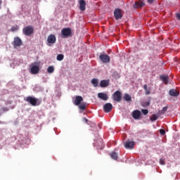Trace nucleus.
<instances>
[{
    "label": "nucleus",
    "mask_w": 180,
    "mask_h": 180,
    "mask_svg": "<svg viewBox=\"0 0 180 180\" xmlns=\"http://www.w3.org/2000/svg\"><path fill=\"white\" fill-rule=\"evenodd\" d=\"M22 39H20V38H19V37H16L14 38V41H13V47L14 49H16L17 47H20V46H22Z\"/></svg>",
    "instance_id": "7"
},
{
    "label": "nucleus",
    "mask_w": 180,
    "mask_h": 180,
    "mask_svg": "<svg viewBox=\"0 0 180 180\" xmlns=\"http://www.w3.org/2000/svg\"><path fill=\"white\" fill-rule=\"evenodd\" d=\"M57 40V38H56V35L54 34H50L48 37L47 41L49 43V44H54Z\"/></svg>",
    "instance_id": "12"
},
{
    "label": "nucleus",
    "mask_w": 180,
    "mask_h": 180,
    "mask_svg": "<svg viewBox=\"0 0 180 180\" xmlns=\"http://www.w3.org/2000/svg\"><path fill=\"white\" fill-rule=\"evenodd\" d=\"M141 112H142L143 115H148V110H147V109H142Z\"/></svg>",
    "instance_id": "31"
},
{
    "label": "nucleus",
    "mask_w": 180,
    "mask_h": 180,
    "mask_svg": "<svg viewBox=\"0 0 180 180\" xmlns=\"http://www.w3.org/2000/svg\"><path fill=\"white\" fill-rule=\"evenodd\" d=\"M39 71H40V68L37 65H34L31 68V74H39Z\"/></svg>",
    "instance_id": "18"
},
{
    "label": "nucleus",
    "mask_w": 180,
    "mask_h": 180,
    "mask_svg": "<svg viewBox=\"0 0 180 180\" xmlns=\"http://www.w3.org/2000/svg\"><path fill=\"white\" fill-rule=\"evenodd\" d=\"M160 133L161 136H165V130L161 129H160Z\"/></svg>",
    "instance_id": "33"
},
{
    "label": "nucleus",
    "mask_w": 180,
    "mask_h": 180,
    "mask_svg": "<svg viewBox=\"0 0 180 180\" xmlns=\"http://www.w3.org/2000/svg\"><path fill=\"white\" fill-rule=\"evenodd\" d=\"M169 95L170 96H174V98H176V96H179V91L174 89H172L169 91Z\"/></svg>",
    "instance_id": "13"
},
{
    "label": "nucleus",
    "mask_w": 180,
    "mask_h": 180,
    "mask_svg": "<svg viewBox=\"0 0 180 180\" xmlns=\"http://www.w3.org/2000/svg\"><path fill=\"white\" fill-rule=\"evenodd\" d=\"M146 4L141 1H138L135 2V4L134 5V8L135 9H137V8H143Z\"/></svg>",
    "instance_id": "17"
},
{
    "label": "nucleus",
    "mask_w": 180,
    "mask_h": 180,
    "mask_svg": "<svg viewBox=\"0 0 180 180\" xmlns=\"http://www.w3.org/2000/svg\"><path fill=\"white\" fill-rule=\"evenodd\" d=\"M83 120H84V122H85V123H88V119L84 118Z\"/></svg>",
    "instance_id": "37"
},
{
    "label": "nucleus",
    "mask_w": 180,
    "mask_h": 180,
    "mask_svg": "<svg viewBox=\"0 0 180 180\" xmlns=\"http://www.w3.org/2000/svg\"><path fill=\"white\" fill-rule=\"evenodd\" d=\"M47 72H48L49 74H53V72H54V67H53V66H49V67L47 68Z\"/></svg>",
    "instance_id": "27"
},
{
    "label": "nucleus",
    "mask_w": 180,
    "mask_h": 180,
    "mask_svg": "<svg viewBox=\"0 0 180 180\" xmlns=\"http://www.w3.org/2000/svg\"><path fill=\"white\" fill-rule=\"evenodd\" d=\"M33 32H34V29L32 26H27L22 29V32L25 36L33 34Z\"/></svg>",
    "instance_id": "3"
},
{
    "label": "nucleus",
    "mask_w": 180,
    "mask_h": 180,
    "mask_svg": "<svg viewBox=\"0 0 180 180\" xmlns=\"http://www.w3.org/2000/svg\"><path fill=\"white\" fill-rule=\"evenodd\" d=\"M56 60H58V61H63L64 60V55L58 54L57 56Z\"/></svg>",
    "instance_id": "26"
},
{
    "label": "nucleus",
    "mask_w": 180,
    "mask_h": 180,
    "mask_svg": "<svg viewBox=\"0 0 180 180\" xmlns=\"http://www.w3.org/2000/svg\"><path fill=\"white\" fill-rule=\"evenodd\" d=\"M158 119V115L154 114L151 116V117L150 118V120L151 122H155V120H157Z\"/></svg>",
    "instance_id": "25"
},
{
    "label": "nucleus",
    "mask_w": 180,
    "mask_h": 180,
    "mask_svg": "<svg viewBox=\"0 0 180 180\" xmlns=\"http://www.w3.org/2000/svg\"><path fill=\"white\" fill-rule=\"evenodd\" d=\"M99 58L102 63L108 64V63H110V56H108V54L101 53L99 56Z\"/></svg>",
    "instance_id": "4"
},
{
    "label": "nucleus",
    "mask_w": 180,
    "mask_h": 180,
    "mask_svg": "<svg viewBox=\"0 0 180 180\" xmlns=\"http://www.w3.org/2000/svg\"><path fill=\"white\" fill-rule=\"evenodd\" d=\"M143 89L146 95H150V94H151V87H148L147 84L143 85Z\"/></svg>",
    "instance_id": "20"
},
{
    "label": "nucleus",
    "mask_w": 180,
    "mask_h": 180,
    "mask_svg": "<svg viewBox=\"0 0 180 180\" xmlns=\"http://www.w3.org/2000/svg\"><path fill=\"white\" fill-rule=\"evenodd\" d=\"M109 86V80H101L100 82V86L101 88H106V86Z\"/></svg>",
    "instance_id": "19"
},
{
    "label": "nucleus",
    "mask_w": 180,
    "mask_h": 180,
    "mask_svg": "<svg viewBox=\"0 0 180 180\" xmlns=\"http://www.w3.org/2000/svg\"><path fill=\"white\" fill-rule=\"evenodd\" d=\"M0 116H1V113H0Z\"/></svg>",
    "instance_id": "40"
},
{
    "label": "nucleus",
    "mask_w": 180,
    "mask_h": 180,
    "mask_svg": "<svg viewBox=\"0 0 180 180\" xmlns=\"http://www.w3.org/2000/svg\"><path fill=\"white\" fill-rule=\"evenodd\" d=\"M26 102H28V103H30L32 106H37L41 103V101H39L38 98H36L34 97L28 96L25 99Z\"/></svg>",
    "instance_id": "2"
},
{
    "label": "nucleus",
    "mask_w": 180,
    "mask_h": 180,
    "mask_svg": "<svg viewBox=\"0 0 180 180\" xmlns=\"http://www.w3.org/2000/svg\"><path fill=\"white\" fill-rule=\"evenodd\" d=\"M124 99L127 102H130V101H131V96H130L127 94H125L124 96Z\"/></svg>",
    "instance_id": "22"
},
{
    "label": "nucleus",
    "mask_w": 180,
    "mask_h": 180,
    "mask_svg": "<svg viewBox=\"0 0 180 180\" xmlns=\"http://www.w3.org/2000/svg\"><path fill=\"white\" fill-rule=\"evenodd\" d=\"M11 30H12V32H15V30H18V27H13L11 28Z\"/></svg>",
    "instance_id": "34"
},
{
    "label": "nucleus",
    "mask_w": 180,
    "mask_h": 180,
    "mask_svg": "<svg viewBox=\"0 0 180 180\" xmlns=\"http://www.w3.org/2000/svg\"><path fill=\"white\" fill-rule=\"evenodd\" d=\"M113 78H120V75H119V73L117 72H114L112 74Z\"/></svg>",
    "instance_id": "30"
},
{
    "label": "nucleus",
    "mask_w": 180,
    "mask_h": 180,
    "mask_svg": "<svg viewBox=\"0 0 180 180\" xmlns=\"http://www.w3.org/2000/svg\"><path fill=\"white\" fill-rule=\"evenodd\" d=\"M176 18H177L178 20H180V13L176 14Z\"/></svg>",
    "instance_id": "35"
},
{
    "label": "nucleus",
    "mask_w": 180,
    "mask_h": 180,
    "mask_svg": "<svg viewBox=\"0 0 180 180\" xmlns=\"http://www.w3.org/2000/svg\"><path fill=\"white\" fill-rule=\"evenodd\" d=\"M142 106L143 108H147V106H150V101L143 102Z\"/></svg>",
    "instance_id": "29"
},
{
    "label": "nucleus",
    "mask_w": 180,
    "mask_h": 180,
    "mask_svg": "<svg viewBox=\"0 0 180 180\" xmlns=\"http://www.w3.org/2000/svg\"><path fill=\"white\" fill-rule=\"evenodd\" d=\"M78 3L79 5L80 11H82V12H84V11H85L86 9V2L85 1V0H78Z\"/></svg>",
    "instance_id": "10"
},
{
    "label": "nucleus",
    "mask_w": 180,
    "mask_h": 180,
    "mask_svg": "<svg viewBox=\"0 0 180 180\" xmlns=\"http://www.w3.org/2000/svg\"><path fill=\"white\" fill-rule=\"evenodd\" d=\"M125 148H130L131 150H133L134 148V141H131L130 140H128L124 143Z\"/></svg>",
    "instance_id": "11"
},
{
    "label": "nucleus",
    "mask_w": 180,
    "mask_h": 180,
    "mask_svg": "<svg viewBox=\"0 0 180 180\" xmlns=\"http://www.w3.org/2000/svg\"><path fill=\"white\" fill-rule=\"evenodd\" d=\"M132 117L135 119V120H139L141 117V112L139 110H135L132 112Z\"/></svg>",
    "instance_id": "9"
},
{
    "label": "nucleus",
    "mask_w": 180,
    "mask_h": 180,
    "mask_svg": "<svg viewBox=\"0 0 180 180\" xmlns=\"http://www.w3.org/2000/svg\"><path fill=\"white\" fill-rule=\"evenodd\" d=\"M91 84L95 88H96V86H98V84H99V80H98V79H93L91 80Z\"/></svg>",
    "instance_id": "21"
},
{
    "label": "nucleus",
    "mask_w": 180,
    "mask_h": 180,
    "mask_svg": "<svg viewBox=\"0 0 180 180\" xmlns=\"http://www.w3.org/2000/svg\"><path fill=\"white\" fill-rule=\"evenodd\" d=\"M79 109H82V110H85L86 108V104H85V103H82V104H80L79 105Z\"/></svg>",
    "instance_id": "28"
},
{
    "label": "nucleus",
    "mask_w": 180,
    "mask_h": 180,
    "mask_svg": "<svg viewBox=\"0 0 180 180\" xmlns=\"http://www.w3.org/2000/svg\"><path fill=\"white\" fill-rule=\"evenodd\" d=\"M113 109V105L110 103H107L103 105V110L105 113H109Z\"/></svg>",
    "instance_id": "8"
},
{
    "label": "nucleus",
    "mask_w": 180,
    "mask_h": 180,
    "mask_svg": "<svg viewBox=\"0 0 180 180\" xmlns=\"http://www.w3.org/2000/svg\"><path fill=\"white\" fill-rule=\"evenodd\" d=\"M160 164L161 165H165V160L162 158L160 159Z\"/></svg>",
    "instance_id": "32"
},
{
    "label": "nucleus",
    "mask_w": 180,
    "mask_h": 180,
    "mask_svg": "<svg viewBox=\"0 0 180 180\" xmlns=\"http://www.w3.org/2000/svg\"><path fill=\"white\" fill-rule=\"evenodd\" d=\"M114 16L116 20H119V19H122V18H123V14H122V10L120 8H115L114 11Z\"/></svg>",
    "instance_id": "6"
},
{
    "label": "nucleus",
    "mask_w": 180,
    "mask_h": 180,
    "mask_svg": "<svg viewBox=\"0 0 180 180\" xmlns=\"http://www.w3.org/2000/svg\"><path fill=\"white\" fill-rule=\"evenodd\" d=\"M2 4V0H0V9H1V5Z\"/></svg>",
    "instance_id": "38"
},
{
    "label": "nucleus",
    "mask_w": 180,
    "mask_h": 180,
    "mask_svg": "<svg viewBox=\"0 0 180 180\" xmlns=\"http://www.w3.org/2000/svg\"><path fill=\"white\" fill-rule=\"evenodd\" d=\"M61 36L63 39H67L72 36V30L70 27L63 28L61 30Z\"/></svg>",
    "instance_id": "1"
},
{
    "label": "nucleus",
    "mask_w": 180,
    "mask_h": 180,
    "mask_svg": "<svg viewBox=\"0 0 180 180\" xmlns=\"http://www.w3.org/2000/svg\"><path fill=\"white\" fill-rule=\"evenodd\" d=\"M167 110H168V107H167V106L163 107L162 110L159 111L158 115H164V113H165V112H167Z\"/></svg>",
    "instance_id": "23"
},
{
    "label": "nucleus",
    "mask_w": 180,
    "mask_h": 180,
    "mask_svg": "<svg viewBox=\"0 0 180 180\" xmlns=\"http://www.w3.org/2000/svg\"><path fill=\"white\" fill-rule=\"evenodd\" d=\"M160 78L165 85H168V82H169V77L168 75H161Z\"/></svg>",
    "instance_id": "14"
},
{
    "label": "nucleus",
    "mask_w": 180,
    "mask_h": 180,
    "mask_svg": "<svg viewBox=\"0 0 180 180\" xmlns=\"http://www.w3.org/2000/svg\"><path fill=\"white\" fill-rule=\"evenodd\" d=\"M148 4H153L154 2V0H148Z\"/></svg>",
    "instance_id": "36"
},
{
    "label": "nucleus",
    "mask_w": 180,
    "mask_h": 180,
    "mask_svg": "<svg viewBox=\"0 0 180 180\" xmlns=\"http://www.w3.org/2000/svg\"><path fill=\"white\" fill-rule=\"evenodd\" d=\"M98 97L100 99H102V101H108V99H109V97L108 96V94H105V93H98Z\"/></svg>",
    "instance_id": "16"
},
{
    "label": "nucleus",
    "mask_w": 180,
    "mask_h": 180,
    "mask_svg": "<svg viewBox=\"0 0 180 180\" xmlns=\"http://www.w3.org/2000/svg\"><path fill=\"white\" fill-rule=\"evenodd\" d=\"M110 157L111 158H112L113 160H117L119 156L117 155V153H116V152H112L111 154H110Z\"/></svg>",
    "instance_id": "24"
},
{
    "label": "nucleus",
    "mask_w": 180,
    "mask_h": 180,
    "mask_svg": "<svg viewBox=\"0 0 180 180\" xmlns=\"http://www.w3.org/2000/svg\"><path fill=\"white\" fill-rule=\"evenodd\" d=\"M83 101H84V98H82V96H77L75 99V105H76V106H78L81 105V102H82Z\"/></svg>",
    "instance_id": "15"
},
{
    "label": "nucleus",
    "mask_w": 180,
    "mask_h": 180,
    "mask_svg": "<svg viewBox=\"0 0 180 180\" xmlns=\"http://www.w3.org/2000/svg\"><path fill=\"white\" fill-rule=\"evenodd\" d=\"M112 99L115 102H120L122 101V92L117 91L112 94Z\"/></svg>",
    "instance_id": "5"
},
{
    "label": "nucleus",
    "mask_w": 180,
    "mask_h": 180,
    "mask_svg": "<svg viewBox=\"0 0 180 180\" xmlns=\"http://www.w3.org/2000/svg\"><path fill=\"white\" fill-rule=\"evenodd\" d=\"M2 109H3L4 111H5V110H6V111L8 110V109H6V108H3Z\"/></svg>",
    "instance_id": "39"
}]
</instances>
